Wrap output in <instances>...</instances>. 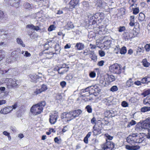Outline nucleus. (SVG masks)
<instances>
[{
  "label": "nucleus",
  "instance_id": "nucleus-63",
  "mask_svg": "<svg viewBox=\"0 0 150 150\" xmlns=\"http://www.w3.org/2000/svg\"><path fill=\"white\" fill-rule=\"evenodd\" d=\"M143 49V47H142V48L140 47H138L137 48V53L138 54L139 52L140 53V52H141Z\"/></svg>",
  "mask_w": 150,
  "mask_h": 150
},
{
  "label": "nucleus",
  "instance_id": "nucleus-43",
  "mask_svg": "<svg viewBox=\"0 0 150 150\" xmlns=\"http://www.w3.org/2000/svg\"><path fill=\"white\" fill-rule=\"evenodd\" d=\"M56 27L54 25H50L48 28V30L49 31H52L55 29Z\"/></svg>",
  "mask_w": 150,
  "mask_h": 150
},
{
  "label": "nucleus",
  "instance_id": "nucleus-38",
  "mask_svg": "<svg viewBox=\"0 0 150 150\" xmlns=\"http://www.w3.org/2000/svg\"><path fill=\"white\" fill-rule=\"evenodd\" d=\"M136 122L134 120H132L131 122H129L127 125V127L128 128L130 127L131 126L134 125L136 124Z\"/></svg>",
  "mask_w": 150,
  "mask_h": 150
},
{
  "label": "nucleus",
  "instance_id": "nucleus-5",
  "mask_svg": "<svg viewBox=\"0 0 150 150\" xmlns=\"http://www.w3.org/2000/svg\"><path fill=\"white\" fill-rule=\"evenodd\" d=\"M61 118L63 121H65L67 122L73 119L71 111L63 112L61 115Z\"/></svg>",
  "mask_w": 150,
  "mask_h": 150
},
{
  "label": "nucleus",
  "instance_id": "nucleus-22",
  "mask_svg": "<svg viewBox=\"0 0 150 150\" xmlns=\"http://www.w3.org/2000/svg\"><path fill=\"white\" fill-rule=\"evenodd\" d=\"M111 43V40H107L106 41H105L103 42L104 46L106 47H109V48L110 45Z\"/></svg>",
  "mask_w": 150,
  "mask_h": 150
},
{
  "label": "nucleus",
  "instance_id": "nucleus-51",
  "mask_svg": "<svg viewBox=\"0 0 150 150\" xmlns=\"http://www.w3.org/2000/svg\"><path fill=\"white\" fill-rule=\"evenodd\" d=\"M96 74L94 71H92L89 74V76L91 78H94L96 76Z\"/></svg>",
  "mask_w": 150,
  "mask_h": 150
},
{
  "label": "nucleus",
  "instance_id": "nucleus-11",
  "mask_svg": "<svg viewBox=\"0 0 150 150\" xmlns=\"http://www.w3.org/2000/svg\"><path fill=\"white\" fill-rule=\"evenodd\" d=\"M12 110V108L11 106H8L1 109L0 113L4 114H6Z\"/></svg>",
  "mask_w": 150,
  "mask_h": 150
},
{
  "label": "nucleus",
  "instance_id": "nucleus-46",
  "mask_svg": "<svg viewBox=\"0 0 150 150\" xmlns=\"http://www.w3.org/2000/svg\"><path fill=\"white\" fill-rule=\"evenodd\" d=\"M145 138L144 137H143L141 135H140L139 140L138 141V143H141L143 142V141L144 140Z\"/></svg>",
  "mask_w": 150,
  "mask_h": 150
},
{
  "label": "nucleus",
  "instance_id": "nucleus-31",
  "mask_svg": "<svg viewBox=\"0 0 150 150\" xmlns=\"http://www.w3.org/2000/svg\"><path fill=\"white\" fill-rule=\"evenodd\" d=\"M19 0H14L12 5L16 8H18L19 6Z\"/></svg>",
  "mask_w": 150,
  "mask_h": 150
},
{
  "label": "nucleus",
  "instance_id": "nucleus-42",
  "mask_svg": "<svg viewBox=\"0 0 150 150\" xmlns=\"http://www.w3.org/2000/svg\"><path fill=\"white\" fill-rule=\"evenodd\" d=\"M86 109L87 112L88 113H91L92 112V109L91 106L88 105L86 107Z\"/></svg>",
  "mask_w": 150,
  "mask_h": 150
},
{
  "label": "nucleus",
  "instance_id": "nucleus-54",
  "mask_svg": "<svg viewBox=\"0 0 150 150\" xmlns=\"http://www.w3.org/2000/svg\"><path fill=\"white\" fill-rule=\"evenodd\" d=\"M68 129V128L67 126H64L62 130V132L63 133L65 132Z\"/></svg>",
  "mask_w": 150,
  "mask_h": 150
},
{
  "label": "nucleus",
  "instance_id": "nucleus-36",
  "mask_svg": "<svg viewBox=\"0 0 150 150\" xmlns=\"http://www.w3.org/2000/svg\"><path fill=\"white\" fill-rule=\"evenodd\" d=\"M120 48L119 45H117L114 48V53L117 54L119 52H120Z\"/></svg>",
  "mask_w": 150,
  "mask_h": 150
},
{
  "label": "nucleus",
  "instance_id": "nucleus-50",
  "mask_svg": "<svg viewBox=\"0 0 150 150\" xmlns=\"http://www.w3.org/2000/svg\"><path fill=\"white\" fill-rule=\"evenodd\" d=\"M42 92V91H41V90L40 89H37L35 91H34V93L35 95H37L40 93Z\"/></svg>",
  "mask_w": 150,
  "mask_h": 150
},
{
  "label": "nucleus",
  "instance_id": "nucleus-58",
  "mask_svg": "<svg viewBox=\"0 0 150 150\" xmlns=\"http://www.w3.org/2000/svg\"><path fill=\"white\" fill-rule=\"evenodd\" d=\"M4 16L3 11L0 10V18L3 19L4 17Z\"/></svg>",
  "mask_w": 150,
  "mask_h": 150
},
{
  "label": "nucleus",
  "instance_id": "nucleus-10",
  "mask_svg": "<svg viewBox=\"0 0 150 150\" xmlns=\"http://www.w3.org/2000/svg\"><path fill=\"white\" fill-rule=\"evenodd\" d=\"M135 136V134L129 135L127 139V142L131 144L135 143V140L134 138Z\"/></svg>",
  "mask_w": 150,
  "mask_h": 150
},
{
  "label": "nucleus",
  "instance_id": "nucleus-40",
  "mask_svg": "<svg viewBox=\"0 0 150 150\" xmlns=\"http://www.w3.org/2000/svg\"><path fill=\"white\" fill-rule=\"evenodd\" d=\"M101 14L99 13H97L95 14L92 17V19H97L98 18V16H99L100 17V16L101 15Z\"/></svg>",
  "mask_w": 150,
  "mask_h": 150
},
{
  "label": "nucleus",
  "instance_id": "nucleus-7",
  "mask_svg": "<svg viewBox=\"0 0 150 150\" xmlns=\"http://www.w3.org/2000/svg\"><path fill=\"white\" fill-rule=\"evenodd\" d=\"M69 68L68 64H63L62 66L59 67L58 70V73L60 74H62L65 72H66L68 71V69Z\"/></svg>",
  "mask_w": 150,
  "mask_h": 150
},
{
  "label": "nucleus",
  "instance_id": "nucleus-15",
  "mask_svg": "<svg viewBox=\"0 0 150 150\" xmlns=\"http://www.w3.org/2000/svg\"><path fill=\"white\" fill-rule=\"evenodd\" d=\"M79 2V0H71L69 2L70 7L71 8H75Z\"/></svg>",
  "mask_w": 150,
  "mask_h": 150
},
{
  "label": "nucleus",
  "instance_id": "nucleus-23",
  "mask_svg": "<svg viewBox=\"0 0 150 150\" xmlns=\"http://www.w3.org/2000/svg\"><path fill=\"white\" fill-rule=\"evenodd\" d=\"M93 51H91L89 49L85 50L84 51L83 54L85 55H90L92 54Z\"/></svg>",
  "mask_w": 150,
  "mask_h": 150
},
{
  "label": "nucleus",
  "instance_id": "nucleus-28",
  "mask_svg": "<svg viewBox=\"0 0 150 150\" xmlns=\"http://www.w3.org/2000/svg\"><path fill=\"white\" fill-rule=\"evenodd\" d=\"M108 80L109 82H112L114 81L115 79V78L114 76L113 75H108Z\"/></svg>",
  "mask_w": 150,
  "mask_h": 150
},
{
  "label": "nucleus",
  "instance_id": "nucleus-55",
  "mask_svg": "<svg viewBox=\"0 0 150 150\" xmlns=\"http://www.w3.org/2000/svg\"><path fill=\"white\" fill-rule=\"evenodd\" d=\"M105 136L107 138V139L109 140H112L113 138V137L111 136L108 134H105Z\"/></svg>",
  "mask_w": 150,
  "mask_h": 150
},
{
  "label": "nucleus",
  "instance_id": "nucleus-26",
  "mask_svg": "<svg viewBox=\"0 0 150 150\" xmlns=\"http://www.w3.org/2000/svg\"><path fill=\"white\" fill-rule=\"evenodd\" d=\"M90 58L91 59L94 61V62H96L97 60V57L96 54H95L94 51L92 53V54H91V55L89 56Z\"/></svg>",
  "mask_w": 150,
  "mask_h": 150
},
{
  "label": "nucleus",
  "instance_id": "nucleus-8",
  "mask_svg": "<svg viewBox=\"0 0 150 150\" xmlns=\"http://www.w3.org/2000/svg\"><path fill=\"white\" fill-rule=\"evenodd\" d=\"M58 115L57 113H54V114H52L50 115L49 121L51 124H54L56 122Z\"/></svg>",
  "mask_w": 150,
  "mask_h": 150
},
{
  "label": "nucleus",
  "instance_id": "nucleus-62",
  "mask_svg": "<svg viewBox=\"0 0 150 150\" xmlns=\"http://www.w3.org/2000/svg\"><path fill=\"white\" fill-rule=\"evenodd\" d=\"M96 120L95 117L93 118L91 120V123L93 124H94L96 123Z\"/></svg>",
  "mask_w": 150,
  "mask_h": 150
},
{
  "label": "nucleus",
  "instance_id": "nucleus-20",
  "mask_svg": "<svg viewBox=\"0 0 150 150\" xmlns=\"http://www.w3.org/2000/svg\"><path fill=\"white\" fill-rule=\"evenodd\" d=\"M102 101L103 103H105L106 105L108 106L110 105L111 102V101L110 100V98L104 99L102 100Z\"/></svg>",
  "mask_w": 150,
  "mask_h": 150
},
{
  "label": "nucleus",
  "instance_id": "nucleus-4",
  "mask_svg": "<svg viewBox=\"0 0 150 150\" xmlns=\"http://www.w3.org/2000/svg\"><path fill=\"white\" fill-rule=\"evenodd\" d=\"M43 110V108L40 107L37 104H36L31 107L30 111L33 114L36 115L42 112Z\"/></svg>",
  "mask_w": 150,
  "mask_h": 150
},
{
  "label": "nucleus",
  "instance_id": "nucleus-32",
  "mask_svg": "<svg viewBox=\"0 0 150 150\" xmlns=\"http://www.w3.org/2000/svg\"><path fill=\"white\" fill-rule=\"evenodd\" d=\"M150 110V107H144L141 109V111L143 112L148 111Z\"/></svg>",
  "mask_w": 150,
  "mask_h": 150
},
{
  "label": "nucleus",
  "instance_id": "nucleus-27",
  "mask_svg": "<svg viewBox=\"0 0 150 150\" xmlns=\"http://www.w3.org/2000/svg\"><path fill=\"white\" fill-rule=\"evenodd\" d=\"M129 25L132 26L134 25V16H131L130 17V22Z\"/></svg>",
  "mask_w": 150,
  "mask_h": 150
},
{
  "label": "nucleus",
  "instance_id": "nucleus-13",
  "mask_svg": "<svg viewBox=\"0 0 150 150\" xmlns=\"http://www.w3.org/2000/svg\"><path fill=\"white\" fill-rule=\"evenodd\" d=\"M95 3V6L97 8L101 9L104 7V4L101 0H97Z\"/></svg>",
  "mask_w": 150,
  "mask_h": 150
},
{
  "label": "nucleus",
  "instance_id": "nucleus-1",
  "mask_svg": "<svg viewBox=\"0 0 150 150\" xmlns=\"http://www.w3.org/2000/svg\"><path fill=\"white\" fill-rule=\"evenodd\" d=\"M110 71L113 74H120L122 72V66L118 64H114L109 67Z\"/></svg>",
  "mask_w": 150,
  "mask_h": 150
},
{
  "label": "nucleus",
  "instance_id": "nucleus-17",
  "mask_svg": "<svg viewBox=\"0 0 150 150\" xmlns=\"http://www.w3.org/2000/svg\"><path fill=\"white\" fill-rule=\"evenodd\" d=\"M150 128L149 126L146 122V120L144 122V123L141 125L139 127L140 129H148Z\"/></svg>",
  "mask_w": 150,
  "mask_h": 150
},
{
  "label": "nucleus",
  "instance_id": "nucleus-47",
  "mask_svg": "<svg viewBox=\"0 0 150 150\" xmlns=\"http://www.w3.org/2000/svg\"><path fill=\"white\" fill-rule=\"evenodd\" d=\"M40 89L41 90V91L43 92L47 90V88L46 85L43 84L41 88Z\"/></svg>",
  "mask_w": 150,
  "mask_h": 150
},
{
  "label": "nucleus",
  "instance_id": "nucleus-41",
  "mask_svg": "<svg viewBox=\"0 0 150 150\" xmlns=\"http://www.w3.org/2000/svg\"><path fill=\"white\" fill-rule=\"evenodd\" d=\"M137 0H129V2L130 4H131V5L130 6V7H131L134 6V5H137L136 4H135L134 3H135Z\"/></svg>",
  "mask_w": 150,
  "mask_h": 150
},
{
  "label": "nucleus",
  "instance_id": "nucleus-12",
  "mask_svg": "<svg viewBox=\"0 0 150 150\" xmlns=\"http://www.w3.org/2000/svg\"><path fill=\"white\" fill-rule=\"evenodd\" d=\"M73 119L79 116L82 113V111L80 110H77L71 111Z\"/></svg>",
  "mask_w": 150,
  "mask_h": 150
},
{
  "label": "nucleus",
  "instance_id": "nucleus-24",
  "mask_svg": "<svg viewBox=\"0 0 150 150\" xmlns=\"http://www.w3.org/2000/svg\"><path fill=\"white\" fill-rule=\"evenodd\" d=\"M142 62L143 66L146 67H148L150 65V63L147 62L146 59L145 58L142 60Z\"/></svg>",
  "mask_w": 150,
  "mask_h": 150
},
{
  "label": "nucleus",
  "instance_id": "nucleus-57",
  "mask_svg": "<svg viewBox=\"0 0 150 150\" xmlns=\"http://www.w3.org/2000/svg\"><path fill=\"white\" fill-rule=\"evenodd\" d=\"M99 55L101 57H103L105 55V52L102 50H99Z\"/></svg>",
  "mask_w": 150,
  "mask_h": 150
},
{
  "label": "nucleus",
  "instance_id": "nucleus-29",
  "mask_svg": "<svg viewBox=\"0 0 150 150\" xmlns=\"http://www.w3.org/2000/svg\"><path fill=\"white\" fill-rule=\"evenodd\" d=\"M145 18V15L142 13H140L138 17L139 20L140 21H142L144 20Z\"/></svg>",
  "mask_w": 150,
  "mask_h": 150
},
{
  "label": "nucleus",
  "instance_id": "nucleus-52",
  "mask_svg": "<svg viewBox=\"0 0 150 150\" xmlns=\"http://www.w3.org/2000/svg\"><path fill=\"white\" fill-rule=\"evenodd\" d=\"M125 30V26H120L119 28L118 31L119 32L124 31Z\"/></svg>",
  "mask_w": 150,
  "mask_h": 150
},
{
  "label": "nucleus",
  "instance_id": "nucleus-53",
  "mask_svg": "<svg viewBox=\"0 0 150 150\" xmlns=\"http://www.w3.org/2000/svg\"><path fill=\"white\" fill-rule=\"evenodd\" d=\"M0 35H4V36H5L4 37L5 38H7L8 36V35L7 34L4 33V31L1 30H0Z\"/></svg>",
  "mask_w": 150,
  "mask_h": 150
},
{
  "label": "nucleus",
  "instance_id": "nucleus-61",
  "mask_svg": "<svg viewBox=\"0 0 150 150\" xmlns=\"http://www.w3.org/2000/svg\"><path fill=\"white\" fill-rule=\"evenodd\" d=\"M31 54L30 53L28 52V51H25L24 54V56H26V57H29L30 56Z\"/></svg>",
  "mask_w": 150,
  "mask_h": 150
},
{
  "label": "nucleus",
  "instance_id": "nucleus-37",
  "mask_svg": "<svg viewBox=\"0 0 150 150\" xmlns=\"http://www.w3.org/2000/svg\"><path fill=\"white\" fill-rule=\"evenodd\" d=\"M40 107L43 108V107L46 105V103L44 101H41L37 104Z\"/></svg>",
  "mask_w": 150,
  "mask_h": 150
},
{
  "label": "nucleus",
  "instance_id": "nucleus-49",
  "mask_svg": "<svg viewBox=\"0 0 150 150\" xmlns=\"http://www.w3.org/2000/svg\"><path fill=\"white\" fill-rule=\"evenodd\" d=\"M139 10L138 8L137 7L133 9V13L134 14H137L139 13Z\"/></svg>",
  "mask_w": 150,
  "mask_h": 150
},
{
  "label": "nucleus",
  "instance_id": "nucleus-35",
  "mask_svg": "<svg viewBox=\"0 0 150 150\" xmlns=\"http://www.w3.org/2000/svg\"><path fill=\"white\" fill-rule=\"evenodd\" d=\"M5 57V52L2 50H0V61Z\"/></svg>",
  "mask_w": 150,
  "mask_h": 150
},
{
  "label": "nucleus",
  "instance_id": "nucleus-60",
  "mask_svg": "<svg viewBox=\"0 0 150 150\" xmlns=\"http://www.w3.org/2000/svg\"><path fill=\"white\" fill-rule=\"evenodd\" d=\"M92 143L93 144H96L98 143V140L96 139H93L92 141Z\"/></svg>",
  "mask_w": 150,
  "mask_h": 150
},
{
  "label": "nucleus",
  "instance_id": "nucleus-34",
  "mask_svg": "<svg viewBox=\"0 0 150 150\" xmlns=\"http://www.w3.org/2000/svg\"><path fill=\"white\" fill-rule=\"evenodd\" d=\"M127 49L126 47L124 46L120 48V53L121 54H124L126 53Z\"/></svg>",
  "mask_w": 150,
  "mask_h": 150
},
{
  "label": "nucleus",
  "instance_id": "nucleus-2",
  "mask_svg": "<svg viewBox=\"0 0 150 150\" xmlns=\"http://www.w3.org/2000/svg\"><path fill=\"white\" fill-rule=\"evenodd\" d=\"M87 91H88V92L87 93V95L93 94L95 96L97 95L96 93H98L100 92V90L97 86H89L84 89L83 91H85V92H86Z\"/></svg>",
  "mask_w": 150,
  "mask_h": 150
},
{
  "label": "nucleus",
  "instance_id": "nucleus-33",
  "mask_svg": "<svg viewBox=\"0 0 150 150\" xmlns=\"http://www.w3.org/2000/svg\"><path fill=\"white\" fill-rule=\"evenodd\" d=\"M16 41L18 44L20 45L23 47H25V45L21 38H18L16 39Z\"/></svg>",
  "mask_w": 150,
  "mask_h": 150
},
{
  "label": "nucleus",
  "instance_id": "nucleus-19",
  "mask_svg": "<svg viewBox=\"0 0 150 150\" xmlns=\"http://www.w3.org/2000/svg\"><path fill=\"white\" fill-rule=\"evenodd\" d=\"M84 47V45L83 44L80 42L77 43L75 46V47H76L77 49L79 50L83 49Z\"/></svg>",
  "mask_w": 150,
  "mask_h": 150
},
{
  "label": "nucleus",
  "instance_id": "nucleus-48",
  "mask_svg": "<svg viewBox=\"0 0 150 150\" xmlns=\"http://www.w3.org/2000/svg\"><path fill=\"white\" fill-rule=\"evenodd\" d=\"M144 48L147 51L150 50V44H147L144 46Z\"/></svg>",
  "mask_w": 150,
  "mask_h": 150
},
{
  "label": "nucleus",
  "instance_id": "nucleus-44",
  "mask_svg": "<svg viewBox=\"0 0 150 150\" xmlns=\"http://www.w3.org/2000/svg\"><path fill=\"white\" fill-rule=\"evenodd\" d=\"M25 8L26 9H28V10H30L31 9V6L30 4L29 3H27L25 4Z\"/></svg>",
  "mask_w": 150,
  "mask_h": 150
},
{
  "label": "nucleus",
  "instance_id": "nucleus-14",
  "mask_svg": "<svg viewBox=\"0 0 150 150\" xmlns=\"http://www.w3.org/2000/svg\"><path fill=\"white\" fill-rule=\"evenodd\" d=\"M29 76L31 81L34 83H36L39 79V76L35 75L30 74Z\"/></svg>",
  "mask_w": 150,
  "mask_h": 150
},
{
  "label": "nucleus",
  "instance_id": "nucleus-16",
  "mask_svg": "<svg viewBox=\"0 0 150 150\" xmlns=\"http://www.w3.org/2000/svg\"><path fill=\"white\" fill-rule=\"evenodd\" d=\"M27 28H29L31 29H33L36 31L40 30V28L38 26H35L32 24H28L26 26Z\"/></svg>",
  "mask_w": 150,
  "mask_h": 150
},
{
  "label": "nucleus",
  "instance_id": "nucleus-21",
  "mask_svg": "<svg viewBox=\"0 0 150 150\" xmlns=\"http://www.w3.org/2000/svg\"><path fill=\"white\" fill-rule=\"evenodd\" d=\"M141 83H145L150 82V77L148 76H146L143 78L141 81Z\"/></svg>",
  "mask_w": 150,
  "mask_h": 150
},
{
  "label": "nucleus",
  "instance_id": "nucleus-25",
  "mask_svg": "<svg viewBox=\"0 0 150 150\" xmlns=\"http://www.w3.org/2000/svg\"><path fill=\"white\" fill-rule=\"evenodd\" d=\"M66 27L68 30L70 28H72L74 27V26L72 23L71 21L68 22L66 25Z\"/></svg>",
  "mask_w": 150,
  "mask_h": 150
},
{
  "label": "nucleus",
  "instance_id": "nucleus-39",
  "mask_svg": "<svg viewBox=\"0 0 150 150\" xmlns=\"http://www.w3.org/2000/svg\"><path fill=\"white\" fill-rule=\"evenodd\" d=\"M118 90V88L116 86H112L110 89V91L113 92L116 91Z\"/></svg>",
  "mask_w": 150,
  "mask_h": 150
},
{
  "label": "nucleus",
  "instance_id": "nucleus-30",
  "mask_svg": "<svg viewBox=\"0 0 150 150\" xmlns=\"http://www.w3.org/2000/svg\"><path fill=\"white\" fill-rule=\"evenodd\" d=\"M133 84V81L131 79H130L127 81L126 83V86L127 87L131 86Z\"/></svg>",
  "mask_w": 150,
  "mask_h": 150
},
{
  "label": "nucleus",
  "instance_id": "nucleus-6",
  "mask_svg": "<svg viewBox=\"0 0 150 150\" xmlns=\"http://www.w3.org/2000/svg\"><path fill=\"white\" fill-rule=\"evenodd\" d=\"M106 142L104 144L103 147L104 150H112L114 147V145L113 143L110 141H108L106 139Z\"/></svg>",
  "mask_w": 150,
  "mask_h": 150
},
{
  "label": "nucleus",
  "instance_id": "nucleus-56",
  "mask_svg": "<svg viewBox=\"0 0 150 150\" xmlns=\"http://www.w3.org/2000/svg\"><path fill=\"white\" fill-rule=\"evenodd\" d=\"M121 105H122V106H123V107H125L128 106V104L126 101H123Z\"/></svg>",
  "mask_w": 150,
  "mask_h": 150
},
{
  "label": "nucleus",
  "instance_id": "nucleus-45",
  "mask_svg": "<svg viewBox=\"0 0 150 150\" xmlns=\"http://www.w3.org/2000/svg\"><path fill=\"white\" fill-rule=\"evenodd\" d=\"M135 136H134L135 139V143H138V141L139 140V139L140 136V135H138L137 134H135Z\"/></svg>",
  "mask_w": 150,
  "mask_h": 150
},
{
  "label": "nucleus",
  "instance_id": "nucleus-64",
  "mask_svg": "<svg viewBox=\"0 0 150 150\" xmlns=\"http://www.w3.org/2000/svg\"><path fill=\"white\" fill-rule=\"evenodd\" d=\"M104 63V62L103 60L100 61L98 62V65L100 66H102Z\"/></svg>",
  "mask_w": 150,
  "mask_h": 150
},
{
  "label": "nucleus",
  "instance_id": "nucleus-59",
  "mask_svg": "<svg viewBox=\"0 0 150 150\" xmlns=\"http://www.w3.org/2000/svg\"><path fill=\"white\" fill-rule=\"evenodd\" d=\"M60 84L62 88H64L65 86L66 83L65 81H62L60 82Z\"/></svg>",
  "mask_w": 150,
  "mask_h": 150
},
{
  "label": "nucleus",
  "instance_id": "nucleus-9",
  "mask_svg": "<svg viewBox=\"0 0 150 150\" xmlns=\"http://www.w3.org/2000/svg\"><path fill=\"white\" fill-rule=\"evenodd\" d=\"M93 129V132L94 135L96 136L101 133V127L98 126L97 127H95V126H94Z\"/></svg>",
  "mask_w": 150,
  "mask_h": 150
},
{
  "label": "nucleus",
  "instance_id": "nucleus-3",
  "mask_svg": "<svg viewBox=\"0 0 150 150\" xmlns=\"http://www.w3.org/2000/svg\"><path fill=\"white\" fill-rule=\"evenodd\" d=\"M19 84V82L17 80L15 79H9L6 84V88L9 89H11L18 86Z\"/></svg>",
  "mask_w": 150,
  "mask_h": 150
},
{
  "label": "nucleus",
  "instance_id": "nucleus-18",
  "mask_svg": "<svg viewBox=\"0 0 150 150\" xmlns=\"http://www.w3.org/2000/svg\"><path fill=\"white\" fill-rule=\"evenodd\" d=\"M125 147L126 149L129 150H137L140 148L138 146H130L128 145H127Z\"/></svg>",
  "mask_w": 150,
  "mask_h": 150
}]
</instances>
